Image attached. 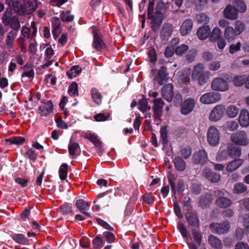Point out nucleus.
<instances>
[{
	"mask_svg": "<svg viewBox=\"0 0 249 249\" xmlns=\"http://www.w3.org/2000/svg\"><path fill=\"white\" fill-rule=\"evenodd\" d=\"M210 75V72L204 70V65L198 63L193 68L192 78L194 81H197L199 86H202L207 82Z\"/></svg>",
	"mask_w": 249,
	"mask_h": 249,
	"instance_id": "1",
	"label": "nucleus"
},
{
	"mask_svg": "<svg viewBox=\"0 0 249 249\" xmlns=\"http://www.w3.org/2000/svg\"><path fill=\"white\" fill-rule=\"evenodd\" d=\"M2 20L3 24L5 26L9 25L12 30L18 32L20 27V24L18 16L14 15L12 8L7 9L2 17Z\"/></svg>",
	"mask_w": 249,
	"mask_h": 249,
	"instance_id": "2",
	"label": "nucleus"
},
{
	"mask_svg": "<svg viewBox=\"0 0 249 249\" xmlns=\"http://www.w3.org/2000/svg\"><path fill=\"white\" fill-rule=\"evenodd\" d=\"M91 29L93 36V48L99 52L105 49L107 46L103 41V36L100 30L95 26H92Z\"/></svg>",
	"mask_w": 249,
	"mask_h": 249,
	"instance_id": "3",
	"label": "nucleus"
},
{
	"mask_svg": "<svg viewBox=\"0 0 249 249\" xmlns=\"http://www.w3.org/2000/svg\"><path fill=\"white\" fill-rule=\"evenodd\" d=\"M37 32V28L36 26V23L35 21L31 22V28L24 26L22 27L21 30V36L20 38H23L24 39H29L33 40L36 39Z\"/></svg>",
	"mask_w": 249,
	"mask_h": 249,
	"instance_id": "4",
	"label": "nucleus"
},
{
	"mask_svg": "<svg viewBox=\"0 0 249 249\" xmlns=\"http://www.w3.org/2000/svg\"><path fill=\"white\" fill-rule=\"evenodd\" d=\"M153 102V118L156 124L158 125L160 124L161 122L160 117L162 114V108L164 105V102L161 98H156L154 100Z\"/></svg>",
	"mask_w": 249,
	"mask_h": 249,
	"instance_id": "5",
	"label": "nucleus"
},
{
	"mask_svg": "<svg viewBox=\"0 0 249 249\" xmlns=\"http://www.w3.org/2000/svg\"><path fill=\"white\" fill-rule=\"evenodd\" d=\"M230 140L239 145H247L249 143L247 135L244 131H238L231 135Z\"/></svg>",
	"mask_w": 249,
	"mask_h": 249,
	"instance_id": "6",
	"label": "nucleus"
},
{
	"mask_svg": "<svg viewBox=\"0 0 249 249\" xmlns=\"http://www.w3.org/2000/svg\"><path fill=\"white\" fill-rule=\"evenodd\" d=\"M207 134L209 144L213 146H216L220 140V133L217 128L214 126H210L208 129Z\"/></svg>",
	"mask_w": 249,
	"mask_h": 249,
	"instance_id": "7",
	"label": "nucleus"
},
{
	"mask_svg": "<svg viewBox=\"0 0 249 249\" xmlns=\"http://www.w3.org/2000/svg\"><path fill=\"white\" fill-rule=\"evenodd\" d=\"M221 98L219 93L212 91L203 94L200 97V102L203 104H212L218 102Z\"/></svg>",
	"mask_w": 249,
	"mask_h": 249,
	"instance_id": "8",
	"label": "nucleus"
},
{
	"mask_svg": "<svg viewBox=\"0 0 249 249\" xmlns=\"http://www.w3.org/2000/svg\"><path fill=\"white\" fill-rule=\"evenodd\" d=\"M196 105V100L192 98H188L184 100L181 104L180 112L184 115H187L191 113Z\"/></svg>",
	"mask_w": 249,
	"mask_h": 249,
	"instance_id": "9",
	"label": "nucleus"
},
{
	"mask_svg": "<svg viewBox=\"0 0 249 249\" xmlns=\"http://www.w3.org/2000/svg\"><path fill=\"white\" fill-rule=\"evenodd\" d=\"M211 88L213 90L225 91L229 89V85L224 79L216 77L212 80Z\"/></svg>",
	"mask_w": 249,
	"mask_h": 249,
	"instance_id": "10",
	"label": "nucleus"
},
{
	"mask_svg": "<svg viewBox=\"0 0 249 249\" xmlns=\"http://www.w3.org/2000/svg\"><path fill=\"white\" fill-rule=\"evenodd\" d=\"M208 161L207 152L204 149L196 151L192 157V161L194 164L203 165Z\"/></svg>",
	"mask_w": 249,
	"mask_h": 249,
	"instance_id": "11",
	"label": "nucleus"
},
{
	"mask_svg": "<svg viewBox=\"0 0 249 249\" xmlns=\"http://www.w3.org/2000/svg\"><path fill=\"white\" fill-rule=\"evenodd\" d=\"M225 111V107L219 104L215 106L210 113L209 119L211 121H217L223 117Z\"/></svg>",
	"mask_w": 249,
	"mask_h": 249,
	"instance_id": "12",
	"label": "nucleus"
},
{
	"mask_svg": "<svg viewBox=\"0 0 249 249\" xmlns=\"http://www.w3.org/2000/svg\"><path fill=\"white\" fill-rule=\"evenodd\" d=\"M192 234L196 244L193 242H189L187 243L188 247L189 249H197V246H200L201 244L202 234L196 229H192Z\"/></svg>",
	"mask_w": 249,
	"mask_h": 249,
	"instance_id": "13",
	"label": "nucleus"
},
{
	"mask_svg": "<svg viewBox=\"0 0 249 249\" xmlns=\"http://www.w3.org/2000/svg\"><path fill=\"white\" fill-rule=\"evenodd\" d=\"M210 228L213 232L219 234H223L229 231L230 226L228 222L224 221L223 223H213L211 224Z\"/></svg>",
	"mask_w": 249,
	"mask_h": 249,
	"instance_id": "14",
	"label": "nucleus"
},
{
	"mask_svg": "<svg viewBox=\"0 0 249 249\" xmlns=\"http://www.w3.org/2000/svg\"><path fill=\"white\" fill-rule=\"evenodd\" d=\"M185 216L189 226L192 228H199L200 222L196 212H188L185 213Z\"/></svg>",
	"mask_w": 249,
	"mask_h": 249,
	"instance_id": "15",
	"label": "nucleus"
},
{
	"mask_svg": "<svg viewBox=\"0 0 249 249\" xmlns=\"http://www.w3.org/2000/svg\"><path fill=\"white\" fill-rule=\"evenodd\" d=\"M168 72L165 66H161L158 71L157 75L155 77V80L159 85H162L168 79Z\"/></svg>",
	"mask_w": 249,
	"mask_h": 249,
	"instance_id": "16",
	"label": "nucleus"
},
{
	"mask_svg": "<svg viewBox=\"0 0 249 249\" xmlns=\"http://www.w3.org/2000/svg\"><path fill=\"white\" fill-rule=\"evenodd\" d=\"M203 177L213 183H217L220 180V175L219 174L213 172L208 168H205L202 172Z\"/></svg>",
	"mask_w": 249,
	"mask_h": 249,
	"instance_id": "17",
	"label": "nucleus"
},
{
	"mask_svg": "<svg viewBox=\"0 0 249 249\" xmlns=\"http://www.w3.org/2000/svg\"><path fill=\"white\" fill-rule=\"evenodd\" d=\"M44 104L43 106H41L38 108V111L41 116H47L52 112L53 108V105L51 100H44L41 101Z\"/></svg>",
	"mask_w": 249,
	"mask_h": 249,
	"instance_id": "18",
	"label": "nucleus"
},
{
	"mask_svg": "<svg viewBox=\"0 0 249 249\" xmlns=\"http://www.w3.org/2000/svg\"><path fill=\"white\" fill-rule=\"evenodd\" d=\"M174 178V177H173ZM175 178H168L169 183L171 186V190L174 194L176 192L178 193H181L184 190V183L183 180L179 179L178 181L177 184L175 182Z\"/></svg>",
	"mask_w": 249,
	"mask_h": 249,
	"instance_id": "19",
	"label": "nucleus"
},
{
	"mask_svg": "<svg viewBox=\"0 0 249 249\" xmlns=\"http://www.w3.org/2000/svg\"><path fill=\"white\" fill-rule=\"evenodd\" d=\"M238 11L234 6L229 4L226 6L223 11L224 17L231 20H235L238 18Z\"/></svg>",
	"mask_w": 249,
	"mask_h": 249,
	"instance_id": "20",
	"label": "nucleus"
},
{
	"mask_svg": "<svg viewBox=\"0 0 249 249\" xmlns=\"http://www.w3.org/2000/svg\"><path fill=\"white\" fill-rule=\"evenodd\" d=\"M24 11L25 15L33 13L37 7L36 0H24Z\"/></svg>",
	"mask_w": 249,
	"mask_h": 249,
	"instance_id": "21",
	"label": "nucleus"
},
{
	"mask_svg": "<svg viewBox=\"0 0 249 249\" xmlns=\"http://www.w3.org/2000/svg\"><path fill=\"white\" fill-rule=\"evenodd\" d=\"M84 137L89 140L92 143L94 144L95 146L98 148L99 149V154L101 155L102 153V142L98 138V137L95 134L91 133L90 132H86L84 134Z\"/></svg>",
	"mask_w": 249,
	"mask_h": 249,
	"instance_id": "22",
	"label": "nucleus"
},
{
	"mask_svg": "<svg viewBox=\"0 0 249 249\" xmlns=\"http://www.w3.org/2000/svg\"><path fill=\"white\" fill-rule=\"evenodd\" d=\"M18 34V32L10 30L6 35L5 37V45L9 50L14 48L15 40Z\"/></svg>",
	"mask_w": 249,
	"mask_h": 249,
	"instance_id": "23",
	"label": "nucleus"
},
{
	"mask_svg": "<svg viewBox=\"0 0 249 249\" xmlns=\"http://www.w3.org/2000/svg\"><path fill=\"white\" fill-rule=\"evenodd\" d=\"M173 85L172 84H168L163 86L161 89V95L167 101L171 102L173 95Z\"/></svg>",
	"mask_w": 249,
	"mask_h": 249,
	"instance_id": "24",
	"label": "nucleus"
},
{
	"mask_svg": "<svg viewBox=\"0 0 249 249\" xmlns=\"http://www.w3.org/2000/svg\"><path fill=\"white\" fill-rule=\"evenodd\" d=\"M193 26V21L190 19H186L181 24L180 27V34L185 36L189 34L192 30Z\"/></svg>",
	"mask_w": 249,
	"mask_h": 249,
	"instance_id": "25",
	"label": "nucleus"
},
{
	"mask_svg": "<svg viewBox=\"0 0 249 249\" xmlns=\"http://www.w3.org/2000/svg\"><path fill=\"white\" fill-rule=\"evenodd\" d=\"M228 156L231 158L236 159L240 157L241 149L232 143H229L227 146Z\"/></svg>",
	"mask_w": 249,
	"mask_h": 249,
	"instance_id": "26",
	"label": "nucleus"
},
{
	"mask_svg": "<svg viewBox=\"0 0 249 249\" xmlns=\"http://www.w3.org/2000/svg\"><path fill=\"white\" fill-rule=\"evenodd\" d=\"M111 199V196L109 195V192L107 191L106 192L99 194L95 200L94 201V203L98 202L102 205H106L108 206V202Z\"/></svg>",
	"mask_w": 249,
	"mask_h": 249,
	"instance_id": "27",
	"label": "nucleus"
},
{
	"mask_svg": "<svg viewBox=\"0 0 249 249\" xmlns=\"http://www.w3.org/2000/svg\"><path fill=\"white\" fill-rule=\"evenodd\" d=\"M239 123L242 126L247 127L249 125V112L246 109L241 110L239 116Z\"/></svg>",
	"mask_w": 249,
	"mask_h": 249,
	"instance_id": "28",
	"label": "nucleus"
},
{
	"mask_svg": "<svg viewBox=\"0 0 249 249\" xmlns=\"http://www.w3.org/2000/svg\"><path fill=\"white\" fill-rule=\"evenodd\" d=\"M173 32L172 25L170 23L164 24L160 31V36L163 40H167Z\"/></svg>",
	"mask_w": 249,
	"mask_h": 249,
	"instance_id": "29",
	"label": "nucleus"
},
{
	"mask_svg": "<svg viewBox=\"0 0 249 249\" xmlns=\"http://www.w3.org/2000/svg\"><path fill=\"white\" fill-rule=\"evenodd\" d=\"M211 29L208 25H204L197 30L196 35L201 40H204L210 36Z\"/></svg>",
	"mask_w": 249,
	"mask_h": 249,
	"instance_id": "30",
	"label": "nucleus"
},
{
	"mask_svg": "<svg viewBox=\"0 0 249 249\" xmlns=\"http://www.w3.org/2000/svg\"><path fill=\"white\" fill-rule=\"evenodd\" d=\"M237 36H238L237 34H236L232 27L228 26L226 27L224 31V36L228 42L234 40Z\"/></svg>",
	"mask_w": 249,
	"mask_h": 249,
	"instance_id": "31",
	"label": "nucleus"
},
{
	"mask_svg": "<svg viewBox=\"0 0 249 249\" xmlns=\"http://www.w3.org/2000/svg\"><path fill=\"white\" fill-rule=\"evenodd\" d=\"M208 243L212 248L216 249H221L223 247L220 240L213 235L208 236Z\"/></svg>",
	"mask_w": 249,
	"mask_h": 249,
	"instance_id": "32",
	"label": "nucleus"
},
{
	"mask_svg": "<svg viewBox=\"0 0 249 249\" xmlns=\"http://www.w3.org/2000/svg\"><path fill=\"white\" fill-rule=\"evenodd\" d=\"M52 33L54 37L57 36L60 32L61 22L57 17H53L52 19Z\"/></svg>",
	"mask_w": 249,
	"mask_h": 249,
	"instance_id": "33",
	"label": "nucleus"
},
{
	"mask_svg": "<svg viewBox=\"0 0 249 249\" xmlns=\"http://www.w3.org/2000/svg\"><path fill=\"white\" fill-rule=\"evenodd\" d=\"M90 94L93 102L98 105L102 103L103 96L101 93L96 88H92L90 90Z\"/></svg>",
	"mask_w": 249,
	"mask_h": 249,
	"instance_id": "34",
	"label": "nucleus"
},
{
	"mask_svg": "<svg viewBox=\"0 0 249 249\" xmlns=\"http://www.w3.org/2000/svg\"><path fill=\"white\" fill-rule=\"evenodd\" d=\"M239 108L234 105H231L229 106L227 108H225L226 115L229 118H234L239 113Z\"/></svg>",
	"mask_w": 249,
	"mask_h": 249,
	"instance_id": "35",
	"label": "nucleus"
},
{
	"mask_svg": "<svg viewBox=\"0 0 249 249\" xmlns=\"http://www.w3.org/2000/svg\"><path fill=\"white\" fill-rule=\"evenodd\" d=\"M23 72L21 75L22 77H28L30 78H32L35 75V73L33 66L29 63H27L23 67Z\"/></svg>",
	"mask_w": 249,
	"mask_h": 249,
	"instance_id": "36",
	"label": "nucleus"
},
{
	"mask_svg": "<svg viewBox=\"0 0 249 249\" xmlns=\"http://www.w3.org/2000/svg\"><path fill=\"white\" fill-rule=\"evenodd\" d=\"M170 5L169 2L164 3L163 1H160L157 4L156 12L155 15L157 16H160L162 17V12H164L165 11L169 8Z\"/></svg>",
	"mask_w": 249,
	"mask_h": 249,
	"instance_id": "37",
	"label": "nucleus"
},
{
	"mask_svg": "<svg viewBox=\"0 0 249 249\" xmlns=\"http://www.w3.org/2000/svg\"><path fill=\"white\" fill-rule=\"evenodd\" d=\"M216 204L220 208H225L231 205V200L225 197H218L215 200Z\"/></svg>",
	"mask_w": 249,
	"mask_h": 249,
	"instance_id": "38",
	"label": "nucleus"
},
{
	"mask_svg": "<svg viewBox=\"0 0 249 249\" xmlns=\"http://www.w3.org/2000/svg\"><path fill=\"white\" fill-rule=\"evenodd\" d=\"M82 71V68L78 65H74L71 67L66 72V75L68 78L72 79L76 77Z\"/></svg>",
	"mask_w": 249,
	"mask_h": 249,
	"instance_id": "39",
	"label": "nucleus"
},
{
	"mask_svg": "<svg viewBox=\"0 0 249 249\" xmlns=\"http://www.w3.org/2000/svg\"><path fill=\"white\" fill-rule=\"evenodd\" d=\"M212 200L211 195L207 193L200 197L198 205L202 208H204L210 205L212 203Z\"/></svg>",
	"mask_w": 249,
	"mask_h": 249,
	"instance_id": "40",
	"label": "nucleus"
},
{
	"mask_svg": "<svg viewBox=\"0 0 249 249\" xmlns=\"http://www.w3.org/2000/svg\"><path fill=\"white\" fill-rule=\"evenodd\" d=\"M243 163L241 159H237L231 161L226 167L228 172H232L239 167Z\"/></svg>",
	"mask_w": 249,
	"mask_h": 249,
	"instance_id": "41",
	"label": "nucleus"
},
{
	"mask_svg": "<svg viewBox=\"0 0 249 249\" xmlns=\"http://www.w3.org/2000/svg\"><path fill=\"white\" fill-rule=\"evenodd\" d=\"M176 169L179 171L185 170L186 164L185 161L180 157H177L173 160Z\"/></svg>",
	"mask_w": 249,
	"mask_h": 249,
	"instance_id": "42",
	"label": "nucleus"
},
{
	"mask_svg": "<svg viewBox=\"0 0 249 249\" xmlns=\"http://www.w3.org/2000/svg\"><path fill=\"white\" fill-rule=\"evenodd\" d=\"M12 239L16 243L22 245H29V240L26 238L24 235L21 233H16L13 235Z\"/></svg>",
	"mask_w": 249,
	"mask_h": 249,
	"instance_id": "43",
	"label": "nucleus"
},
{
	"mask_svg": "<svg viewBox=\"0 0 249 249\" xmlns=\"http://www.w3.org/2000/svg\"><path fill=\"white\" fill-rule=\"evenodd\" d=\"M141 199L142 201V204L143 205L147 204L151 206L155 202V197L151 193H147L142 195Z\"/></svg>",
	"mask_w": 249,
	"mask_h": 249,
	"instance_id": "44",
	"label": "nucleus"
},
{
	"mask_svg": "<svg viewBox=\"0 0 249 249\" xmlns=\"http://www.w3.org/2000/svg\"><path fill=\"white\" fill-rule=\"evenodd\" d=\"M153 19L151 23L152 30L156 32L159 30L161 24L162 17L160 16H153Z\"/></svg>",
	"mask_w": 249,
	"mask_h": 249,
	"instance_id": "45",
	"label": "nucleus"
},
{
	"mask_svg": "<svg viewBox=\"0 0 249 249\" xmlns=\"http://www.w3.org/2000/svg\"><path fill=\"white\" fill-rule=\"evenodd\" d=\"M18 48L19 49L20 52L23 53H26L27 52V40L23 38L18 37L16 40Z\"/></svg>",
	"mask_w": 249,
	"mask_h": 249,
	"instance_id": "46",
	"label": "nucleus"
},
{
	"mask_svg": "<svg viewBox=\"0 0 249 249\" xmlns=\"http://www.w3.org/2000/svg\"><path fill=\"white\" fill-rule=\"evenodd\" d=\"M69 153L71 156L74 157L80 151V146L78 143L70 142L69 146Z\"/></svg>",
	"mask_w": 249,
	"mask_h": 249,
	"instance_id": "47",
	"label": "nucleus"
},
{
	"mask_svg": "<svg viewBox=\"0 0 249 249\" xmlns=\"http://www.w3.org/2000/svg\"><path fill=\"white\" fill-rule=\"evenodd\" d=\"M232 3L239 12L244 13L247 10V5L244 0H232Z\"/></svg>",
	"mask_w": 249,
	"mask_h": 249,
	"instance_id": "48",
	"label": "nucleus"
},
{
	"mask_svg": "<svg viewBox=\"0 0 249 249\" xmlns=\"http://www.w3.org/2000/svg\"><path fill=\"white\" fill-rule=\"evenodd\" d=\"M25 141L24 138L21 136L13 137L4 140L5 143H9V144H15L17 145L22 144Z\"/></svg>",
	"mask_w": 249,
	"mask_h": 249,
	"instance_id": "49",
	"label": "nucleus"
},
{
	"mask_svg": "<svg viewBox=\"0 0 249 249\" xmlns=\"http://www.w3.org/2000/svg\"><path fill=\"white\" fill-rule=\"evenodd\" d=\"M60 18L63 22H72L74 19V16L71 15V11L67 10L61 12Z\"/></svg>",
	"mask_w": 249,
	"mask_h": 249,
	"instance_id": "50",
	"label": "nucleus"
},
{
	"mask_svg": "<svg viewBox=\"0 0 249 249\" xmlns=\"http://www.w3.org/2000/svg\"><path fill=\"white\" fill-rule=\"evenodd\" d=\"M221 32L218 27H215L213 29L212 33L210 34L209 40L213 42L221 38Z\"/></svg>",
	"mask_w": 249,
	"mask_h": 249,
	"instance_id": "51",
	"label": "nucleus"
},
{
	"mask_svg": "<svg viewBox=\"0 0 249 249\" xmlns=\"http://www.w3.org/2000/svg\"><path fill=\"white\" fill-rule=\"evenodd\" d=\"M233 193L234 194H242L247 190V186L242 182H238L234 185Z\"/></svg>",
	"mask_w": 249,
	"mask_h": 249,
	"instance_id": "52",
	"label": "nucleus"
},
{
	"mask_svg": "<svg viewBox=\"0 0 249 249\" xmlns=\"http://www.w3.org/2000/svg\"><path fill=\"white\" fill-rule=\"evenodd\" d=\"M93 247L95 249H101L104 245V241L100 235L96 236L92 240Z\"/></svg>",
	"mask_w": 249,
	"mask_h": 249,
	"instance_id": "53",
	"label": "nucleus"
},
{
	"mask_svg": "<svg viewBox=\"0 0 249 249\" xmlns=\"http://www.w3.org/2000/svg\"><path fill=\"white\" fill-rule=\"evenodd\" d=\"M68 166L66 163L62 164L59 170V175L61 180H65L67 177Z\"/></svg>",
	"mask_w": 249,
	"mask_h": 249,
	"instance_id": "54",
	"label": "nucleus"
},
{
	"mask_svg": "<svg viewBox=\"0 0 249 249\" xmlns=\"http://www.w3.org/2000/svg\"><path fill=\"white\" fill-rule=\"evenodd\" d=\"M246 75H241L235 76L233 79L232 82L235 86L240 87L243 84L245 85Z\"/></svg>",
	"mask_w": 249,
	"mask_h": 249,
	"instance_id": "55",
	"label": "nucleus"
},
{
	"mask_svg": "<svg viewBox=\"0 0 249 249\" xmlns=\"http://www.w3.org/2000/svg\"><path fill=\"white\" fill-rule=\"evenodd\" d=\"M68 93L71 96H75L78 95V85L76 82H73L69 86Z\"/></svg>",
	"mask_w": 249,
	"mask_h": 249,
	"instance_id": "56",
	"label": "nucleus"
},
{
	"mask_svg": "<svg viewBox=\"0 0 249 249\" xmlns=\"http://www.w3.org/2000/svg\"><path fill=\"white\" fill-rule=\"evenodd\" d=\"M110 116L108 112H102L94 115V119L97 122H103L107 120Z\"/></svg>",
	"mask_w": 249,
	"mask_h": 249,
	"instance_id": "57",
	"label": "nucleus"
},
{
	"mask_svg": "<svg viewBox=\"0 0 249 249\" xmlns=\"http://www.w3.org/2000/svg\"><path fill=\"white\" fill-rule=\"evenodd\" d=\"M245 24L240 21L237 20L235 21L234 24V30L236 32V34H237L238 36L241 35L245 30Z\"/></svg>",
	"mask_w": 249,
	"mask_h": 249,
	"instance_id": "58",
	"label": "nucleus"
},
{
	"mask_svg": "<svg viewBox=\"0 0 249 249\" xmlns=\"http://www.w3.org/2000/svg\"><path fill=\"white\" fill-rule=\"evenodd\" d=\"M55 121L58 127L61 129H67L68 128V124L62 120V117L60 115H55Z\"/></svg>",
	"mask_w": 249,
	"mask_h": 249,
	"instance_id": "59",
	"label": "nucleus"
},
{
	"mask_svg": "<svg viewBox=\"0 0 249 249\" xmlns=\"http://www.w3.org/2000/svg\"><path fill=\"white\" fill-rule=\"evenodd\" d=\"M75 205L81 212L87 210L89 207L88 203L83 199H79L77 200Z\"/></svg>",
	"mask_w": 249,
	"mask_h": 249,
	"instance_id": "60",
	"label": "nucleus"
},
{
	"mask_svg": "<svg viewBox=\"0 0 249 249\" xmlns=\"http://www.w3.org/2000/svg\"><path fill=\"white\" fill-rule=\"evenodd\" d=\"M59 210L63 214H68L72 213L71 204L65 203L59 207Z\"/></svg>",
	"mask_w": 249,
	"mask_h": 249,
	"instance_id": "61",
	"label": "nucleus"
},
{
	"mask_svg": "<svg viewBox=\"0 0 249 249\" xmlns=\"http://www.w3.org/2000/svg\"><path fill=\"white\" fill-rule=\"evenodd\" d=\"M139 108L142 111H146L147 110H150V107L148 105V102L146 99L142 98L139 101Z\"/></svg>",
	"mask_w": 249,
	"mask_h": 249,
	"instance_id": "62",
	"label": "nucleus"
},
{
	"mask_svg": "<svg viewBox=\"0 0 249 249\" xmlns=\"http://www.w3.org/2000/svg\"><path fill=\"white\" fill-rule=\"evenodd\" d=\"M12 7L17 14L21 16H25L24 6L22 5L19 1H15V3Z\"/></svg>",
	"mask_w": 249,
	"mask_h": 249,
	"instance_id": "63",
	"label": "nucleus"
},
{
	"mask_svg": "<svg viewBox=\"0 0 249 249\" xmlns=\"http://www.w3.org/2000/svg\"><path fill=\"white\" fill-rule=\"evenodd\" d=\"M180 156L185 159H188L192 154V148L190 146L182 147L180 150Z\"/></svg>",
	"mask_w": 249,
	"mask_h": 249,
	"instance_id": "64",
	"label": "nucleus"
}]
</instances>
